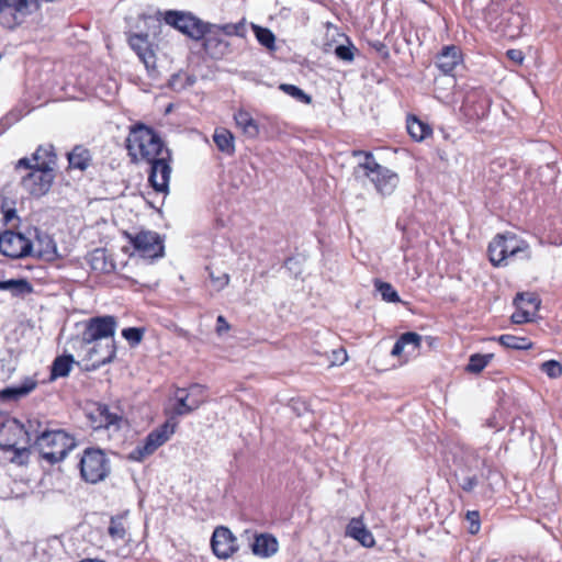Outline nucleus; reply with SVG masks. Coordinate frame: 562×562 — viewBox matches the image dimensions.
Here are the masks:
<instances>
[{
    "label": "nucleus",
    "mask_w": 562,
    "mask_h": 562,
    "mask_svg": "<svg viewBox=\"0 0 562 562\" xmlns=\"http://www.w3.org/2000/svg\"><path fill=\"white\" fill-rule=\"evenodd\" d=\"M117 322L112 315L95 316L83 323V330L70 341L71 347L82 353V359L98 369L115 357L114 335Z\"/></svg>",
    "instance_id": "f257e3e1"
},
{
    "label": "nucleus",
    "mask_w": 562,
    "mask_h": 562,
    "mask_svg": "<svg viewBox=\"0 0 562 562\" xmlns=\"http://www.w3.org/2000/svg\"><path fill=\"white\" fill-rule=\"evenodd\" d=\"M126 147L134 162L146 161L149 164L160 156L170 157V150L165 147L159 135L144 124L131 128Z\"/></svg>",
    "instance_id": "f03ea898"
},
{
    "label": "nucleus",
    "mask_w": 562,
    "mask_h": 562,
    "mask_svg": "<svg viewBox=\"0 0 562 562\" xmlns=\"http://www.w3.org/2000/svg\"><path fill=\"white\" fill-rule=\"evenodd\" d=\"M352 156L359 158L355 167L356 177H367L374 184L375 190L382 195H391L398 186V175L376 162L370 151L353 150Z\"/></svg>",
    "instance_id": "7ed1b4c3"
},
{
    "label": "nucleus",
    "mask_w": 562,
    "mask_h": 562,
    "mask_svg": "<svg viewBox=\"0 0 562 562\" xmlns=\"http://www.w3.org/2000/svg\"><path fill=\"white\" fill-rule=\"evenodd\" d=\"M35 448L50 464L63 461L77 446L76 439L63 429L45 430L35 438Z\"/></svg>",
    "instance_id": "20e7f679"
},
{
    "label": "nucleus",
    "mask_w": 562,
    "mask_h": 562,
    "mask_svg": "<svg viewBox=\"0 0 562 562\" xmlns=\"http://www.w3.org/2000/svg\"><path fill=\"white\" fill-rule=\"evenodd\" d=\"M16 168L29 170L21 179V186L27 193L40 198L49 191L55 178L54 170L33 165L30 158H21L16 164Z\"/></svg>",
    "instance_id": "39448f33"
},
{
    "label": "nucleus",
    "mask_w": 562,
    "mask_h": 562,
    "mask_svg": "<svg viewBox=\"0 0 562 562\" xmlns=\"http://www.w3.org/2000/svg\"><path fill=\"white\" fill-rule=\"evenodd\" d=\"M79 467L82 480L91 484L105 480L111 471L109 458L97 448H87L83 451Z\"/></svg>",
    "instance_id": "423d86ee"
},
{
    "label": "nucleus",
    "mask_w": 562,
    "mask_h": 562,
    "mask_svg": "<svg viewBox=\"0 0 562 562\" xmlns=\"http://www.w3.org/2000/svg\"><path fill=\"white\" fill-rule=\"evenodd\" d=\"M133 246V255L144 259H156L164 256V240L160 235L151 231H140L136 234L125 233Z\"/></svg>",
    "instance_id": "0eeeda50"
},
{
    "label": "nucleus",
    "mask_w": 562,
    "mask_h": 562,
    "mask_svg": "<svg viewBox=\"0 0 562 562\" xmlns=\"http://www.w3.org/2000/svg\"><path fill=\"white\" fill-rule=\"evenodd\" d=\"M177 424L167 420L158 428L147 435L143 443L137 445L131 452L128 458L133 461L140 462L153 454L159 447L167 442L173 435Z\"/></svg>",
    "instance_id": "6e6552de"
},
{
    "label": "nucleus",
    "mask_w": 562,
    "mask_h": 562,
    "mask_svg": "<svg viewBox=\"0 0 562 562\" xmlns=\"http://www.w3.org/2000/svg\"><path fill=\"white\" fill-rule=\"evenodd\" d=\"M30 434L24 426L16 419H8L0 427V448L2 450H12L21 454L27 450L31 442Z\"/></svg>",
    "instance_id": "1a4fd4ad"
},
{
    "label": "nucleus",
    "mask_w": 562,
    "mask_h": 562,
    "mask_svg": "<svg viewBox=\"0 0 562 562\" xmlns=\"http://www.w3.org/2000/svg\"><path fill=\"white\" fill-rule=\"evenodd\" d=\"M460 473H457L459 477V485L465 493H471L479 485V479L475 474H471L473 469L487 468L485 459H481L477 452L472 448L462 449Z\"/></svg>",
    "instance_id": "9d476101"
},
{
    "label": "nucleus",
    "mask_w": 562,
    "mask_h": 562,
    "mask_svg": "<svg viewBox=\"0 0 562 562\" xmlns=\"http://www.w3.org/2000/svg\"><path fill=\"white\" fill-rule=\"evenodd\" d=\"M177 404L173 407L175 415H187L200 407L205 401V389L201 384H192L188 389H178L175 392Z\"/></svg>",
    "instance_id": "9b49d317"
},
{
    "label": "nucleus",
    "mask_w": 562,
    "mask_h": 562,
    "mask_svg": "<svg viewBox=\"0 0 562 562\" xmlns=\"http://www.w3.org/2000/svg\"><path fill=\"white\" fill-rule=\"evenodd\" d=\"M165 21L183 34L194 40H200L205 33V25L201 20L191 13L168 11L165 14Z\"/></svg>",
    "instance_id": "f8f14e48"
},
{
    "label": "nucleus",
    "mask_w": 562,
    "mask_h": 562,
    "mask_svg": "<svg viewBox=\"0 0 562 562\" xmlns=\"http://www.w3.org/2000/svg\"><path fill=\"white\" fill-rule=\"evenodd\" d=\"M33 241L20 233L5 231L0 235V252L10 258H23L33 255Z\"/></svg>",
    "instance_id": "ddd939ff"
},
{
    "label": "nucleus",
    "mask_w": 562,
    "mask_h": 562,
    "mask_svg": "<svg viewBox=\"0 0 562 562\" xmlns=\"http://www.w3.org/2000/svg\"><path fill=\"white\" fill-rule=\"evenodd\" d=\"M170 160L171 156H160V158L148 164L150 166L148 182L156 192L166 194L169 191V181L171 176Z\"/></svg>",
    "instance_id": "4468645a"
},
{
    "label": "nucleus",
    "mask_w": 562,
    "mask_h": 562,
    "mask_svg": "<svg viewBox=\"0 0 562 562\" xmlns=\"http://www.w3.org/2000/svg\"><path fill=\"white\" fill-rule=\"evenodd\" d=\"M490 100L481 90H472L464 97L460 111L470 120H480L487 113Z\"/></svg>",
    "instance_id": "2eb2a0df"
},
{
    "label": "nucleus",
    "mask_w": 562,
    "mask_h": 562,
    "mask_svg": "<svg viewBox=\"0 0 562 562\" xmlns=\"http://www.w3.org/2000/svg\"><path fill=\"white\" fill-rule=\"evenodd\" d=\"M211 546L220 559L229 558L237 550V539L226 527H217L212 536Z\"/></svg>",
    "instance_id": "dca6fc26"
},
{
    "label": "nucleus",
    "mask_w": 562,
    "mask_h": 562,
    "mask_svg": "<svg viewBox=\"0 0 562 562\" xmlns=\"http://www.w3.org/2000/svg\"><path fill=\"white\" fill-rule=\"evenodd\" d=\"M90 418L95 429L113 428L114 430H117L121 428L123 423V416L117 412H112L110 407L104 404L98 405L90 414Z\"/></svg>",
    "instance_id": "f3484780"
},
{
    "label": "nucleus",
    "mask_w": 562,
    "mask_h": 562,
    "mask_svg": "<svg viewBox=\"0 0 562 562\" xmlns=\"http://www.w3.org/2000/svg\"><path fill=\"white\" fill-rule=\"evenodd\" d=\"M202 38H204V49L211 57L221 58L227 53L228 44L220 35V29L217 26L205 25V33Z\"/></svg>",
    "instance_id": "a211bd4d"
},
{
    "label": "nucleus",
    "mask_w": 562,
    "mask_h": 562,
    "mask_svg": "<svg viewBox=\"0 0 562 562\" xmlns=\"http://www.w3.org/2000/svg\"><path fill=\"white\" fill-rule=\"evenodd\" d=\"M37 386V381L34 378L27 376L19 384L7 386L0 391V400L3 403H14L27 396Z\"/></svg>",
    "instance_id": "6ab92c4d"
},
{
    "label": "nucleus",
    "mask_w": 562,
    "mask_h": 562,
    "mask_svg": "<svg viewBox=\"0 0 562 562\" xmlns=\"http://www.w3.org/2000/svg\"><path fill=\"white\" fill-rule=\"evenodd\" d=\"M345 536L358 541L366 548H371L375 543L372 532L368 529L360 517L350 519L346 526Z\"/></svg>",
    "instance_id": "aec40b11"
},
{
    "label": "nucleus",
    "mask_w": 562,
    "mask_h": 562,
    "mask_svg": "<svg viewBox=\"0 0 562 562\" xmlns=\"http://www.w3.org/2000/svg\"><path fill=\"white\" fill-rule=\"evenodd\" d=\"M130 45L136 52L139 59L144 63L147 70L156 68L155 55L149 48L148 36L143 34H133L130 36Z\"/></svg>",
    "instance_id": "412c9836"
},
{
    "label": "nucleus",
    "mask_w": 562,
    "mask_h": 562,
    "mask_svg": "<svg viewBox=\"0 0 562 562\" xmlns=\"http://www.w3.org/2000/svg\"><path fill=\"white\" fill-rule=\"evenodd\" d=\"M503 255L505 256V265H507L508 259H527L530 257L529 245L515 234L507 233Z\"/></svg>",
    "instance_id": "4be33fe9"
},
{
    "label": "nucleus",
    "mask_w": 562,
    "mask_h": 562,
    "mask_svg": "<svg viewBox=\"0 0 562 562\" xmlns=\"http://www.w3.org/2000/svg\"><path fill=\"white\" fill-rule=\"evenodd\" d=\"M462 54L459 47L451 45L442 48L437 56L439 70H453L462 64Z\"/></svg>",
    "instance_id": "5701e85b"
},
{
    "label": "nucleus",
    "mask_w": 562,
    "mask_h": 562,
    "mask_svg": "<svg viewBox=\"0 0 562 562\" xmlns=\"http://www.w3.org/2000/svg\"><path fill=\"white\" fill-rule=\"evenodd\" d=\"M34 237L35 243H33V254H35L38 257L47 258H53L54 256H56V244L48 234L43 233L37 228H34Z\"/></svg>",
    "instance_id": "b1692460"
},
{
    "label": "nucleus",
    "mask_w": 562,
    "mask_h": 562,
    "mask_svg": "<svg viewBox=\"0 0 562 562\" xmlns=\"http://www.w3.org/2000/svg\"><path fill=\"white\" fill-rule=\"evenodd\" d=\"M251 551L255 555L268 558L278 551L277 539L267 533L259 535L251 543Z\"/></svg>",
    "instance_id": "393cba45"
},
{
    "label": "nucleus",
    "mask_w": 562,
    "mask_h": 562,
    "mask_svg": "<svg viewBox=\"0 0 562 562\" xmlns=\"http://www.w3.org/2000/svg\"><path fill=\"white\" fill-rule=\"evenodd\" d=\"M31 164L54 170L57 155L52 144L40 145L32 155Z\"/></svg>",
    "instance_id": "a878e982"
},
{
    "label": "nucleus",
    "mask_w": 562,
    "mask_h": 562,
    "mask_svg": "<svg viewBox=\"0 0 562 562\" xmlns=\"http://www.w3.org/2000/svg\"><path fill=\"white\" fill-rule=\"evenodd\" d=\"M89 263L92 270L101 273H111L115 268L103 249L93 250L89 256Z\"/></svg>",
    "instance_id": "bb28decb"
},
{
    "label": "nucleus",
    "mask_w": 562,
    "mask_h": 562,
    "mask_svg": "<svg viewBox=\"0 0 562 562\" xmlns=\"http://www.w3.org/2000/svg\"><path fill=\"white\" fill-rule=\"evenodd\" d=\"M0 291H9L13 296H24L33 292L31 283L25 279L0 281Z\"/></svg>",
    "instance_id": "cd10ccee"
},
{
    "label": "nucleus",
    "mask_w": 562,
    "mask_h": 562,
    "mask_svg": "<svg viewBox=\"0 0 562 562\" xmlns=\"http://www.w3.org/2000/svg\"><path fill=\"white\" fill-rule=\"evenodd\" d=\"M67 156L69 167L79 170H86L91 161L90 151L82 146H76Z\"/></svg>",
    "instance_id": "c85d7f7f"
},
{
    "label": "nucleus",
    "mask_w": 562,
    "mask_h": 562,
    "mask_svg": "<svg viewBox=\"0 0 562 562\" xmlns=\"http://www.w3.org/2000/svg\"><path fill=\"white\" fill-rule=\"evenodd\" d=\"M506 234L496 235L488 245L490 261L493 266L499 267L505 265L504 244Z\"/></svg>",
    "instance_id": "c756f323"
},
{
    "label": "nucleus",
    "mask_w": 562,
    "mask_h": 562,
    "mask_svg": "<svg viewBox=\"0 0 562 562\" xmlns=\"http://www.w3.org/2000/svg\"><path fill=\"white\" fill-rule=\"evenodd\" d=\"M235 121L238 127H240L248 137L254 138L258 136L259 126L249 112L243 110L238 111L235 114Z\"/></svg>",
    "instance_id": "7c9ffc66"
},
{
    "label": "nucleus",
    "mask_w": 562,
    "mask_h": 562,
    "mask_svg": "<svg viewBox=\"0 0 562 562\" xmlns=\"http://www.w3.org/2000/svg\"><path fill=\"white\" fill-rule=\"evenodd\" d=\"M324 50L326 53L333 52L337 58L345 61H350L353 59L355 47L350 43L348 45H345L342 42L336 41H334V43H325Z\"/></svg>",
    "instance_id": "2f4dec72"
},
{
    "label": "nucleus",
    "mask_w": 562,
    "mask_h": 562,
    "mask_svg": "<svg viewBox=\"0 0 562 562\" xmlns=\"http://www.w3.org/2000/svg\"><path fill=\"white\" fill-rule=\"evenodd\" d=\"M72 363L74 357L70 355L57 357L52 364L50 378L55 380L57 378L67 376L71 370Z\"/></svg>",
    "instance_id": "473e14b6"
},
{
    "label": "nucleus",
    "mask_w": 562,
    "mask_h": 562,
    "mask_svg": "<svg viewBox=\"0 0 562 562\" xmlns=\"http://www.w3.org/2000/svg\"><path fill=\"white\" fill-rule=\"evenodd\" d=\"M213 140L216 144L217 148L226 154H233L235 150L234 147V136L233 134L225 128H217L213 135Z\"/></svg>",
    "instance_id": "72a5a7b5"
},
{
    "label": "nucleus",
    "mask_w": 562,
    "mask_h": 562,
    "mask_svg": "<svg viewBox=\"0 0 562 562\" xmlns=\"http://www.w3.org/2000/svg\"><path fill=\"white\" fill-rule=\"evenodd\" d=\"M498 341L502 346L514 350H527L531 348V341L526 337H518L509 334H505L498 337Z\"/></svg>",
    "instance_id": "f704fd0d"
},
{
    "label": "nucleus",
    "mask_w": 562,
    "mask_h": 562,
    "mask_svg": "<svg viewBox=\"0 0 562 562\" xmlns=\"http://www.w3.org/2000/svg\"><path fill=\"white\" fill-rule=\"evenodd\" d=\"M525 294H517L514 299V304L517 307L516 312L512 315V321L514 324H524L531 319L533 313L529 308L525 307Z\"/></svg>",
    "instance_id": "c9c22d12"
},
{
    "label": "nucleus",
    "mask_w": 562,
    "mask_h": 562,
    "mask_svg": "<svg viewBox=\"0 0 562 562\" xmlns=\"http://www.w3.org/2000/svg\"><path fill=\"white\" fill-rule=\"evenodd\" d=\"M407 132L415 140H423L431 133L430 127L416 117L407 120Z\"/></svg>",
    "instance_id": "e433bc0d"
},
{
    "label": "nucleus",
    "mask_w": 562,
    "mask_h": 562,
    "mask_svg": "<svg viewBox=\"0 0 562 562\" xmlns=\"http://www.w3.org/2000/svg\"><path fill=\"white\" fill-rule=\"evenodd\" d=\"M195 82V77L192 72H173L168 81L169 87L175 91H180Z\"/></svg>",
    "instance_id": "4c0bfd02"
},
{
    "label": "nucleus",
    "mask_w": 562,
    "mask_h": 562,
    "mask_svg": "<svg viewBox=\"0 0 562 562\" xmlns=\"http://www.w3.org/2000/svg\"><path fill=\"white\" fill-rule=\"evenodd\" d=\"M108 533L112 540H123L127 533L123 516H114L110 519Z\"/></svg>",
    "instance_id": "58836bf2"
},
{
    "label": "nucleus",
    "mask_w": 562,
    "mask_h": 562,
    "mask_svg": "<svg viewBox=\"0 0 562 562\" xmlns=\"http://www.w3.org/2000/svg\"><path fill=\"white\" fill-rule=\"evenodd\" d=\"M493 353L480 355L474 353L470 357L467 371L471 373H480L493 359Z\"/></svg>",
    "instance_id": "ea45409f"
},
{
    "label": "nucleus",
    "mask_w": 562,
    "mask_h": 562,
    "mask_svg": "<svg viewBox=\"0 0 562 562\" xmlns=\"http://www.w3.org/2000/svg\"><path fill=\"white\" fill-rule=\"evenodd\" d=\"M280 89L301 103L310 104L312 102V98L294 85L282 83Z\"/></svg>",
    "instance_id": "a19ab883"
},
{
    "label": "nucleus",
    "mask_w": 562,
    "mask_h": 562,
    "mask_svg": "<svg viewBox=\"0 0 562 562\" xmlns=\"http://www.w3.org/2000/svg\"><path fill=\"white\" fill-rule=\"evenodd\" d=\"M252 27L258 42L269 49L273 48L276 41L274 34L266 27L258 25H254Z\"/></svg>",
    "instance_id": "79ce46f5"
},
{
    "label": "nucleus",
    "mask_w": 562,
    "mask_h": 562,
    "mask_svg": "<svg viewBox=\"0 0 562 562\" xmlns=\"http://www.w3.org/2000/svg\"><path fill=\"white\" fill-rule=\"evenodd\" d=\"M375 288L384 301L392 303H397L401 301L397 292L392 286V284L379 281L375 283Z\"/></svg>",
    "instance_id": "37998d69"
},
{
    "label": "nucleus",
    "mask_w": 562,
    "mask_h": 562,
    "mask_svg": "<svg viewBox=\"0 0 562 562\" xmlns=\"http://www.w3.org/2000/svg\"><path fill=\"white\" fill-rule=\"evenodd\" d=\"M145 329L142 327H127L122 330V336L134 347L142 341Z\"/></svg>",
    "instance_id": "c03bdc74"
},
{
    "label": "nucleus",
    "mask_w": 562,
    "mask_h": 562,
    "mask_svg": "<svg viewBox=\"0 0 562 562\" xmlns=\"http://www.w3.org/2000/svg\"><path fill=\"white\" fill-rule=\"evenodd\" d=\"M436 90L454 88L457 79L452 72H439L434 80Z\"/></svg>",
    "instance_id": "a18cd8bd"
},
{
    "label": "nucleus",
    "mask_w": 562,
    "mask_h": 562,
    "mask_svg": "<svg viewBox=\"0 0 562 562\" xmlns=\"http://www.w3.org/2000/svg\"><path fill=\"white\" fill-rule=\"evenodd\" d=\"M541 370L551 379H557L562 374V366L555 360H548L543 362L541 364Z\"/></svg>",
    "instance_id": "49530a36"
},
{
    "label": "nucleus",
    "mask_w": 562,
    "mask_h": 562,
    "mask_svg": "<svg viewBox=\"0 0 562 562\" xmlns=\"http://www.w3.org/2000/svg\"><path fill=\"white\" fill-rule=\"evenodd\" d=\"M401 338L402 342H405L406 347H411V350L408 351L409 353L415 352L416 350L419 349L422 342L420 335L413 331H408L401 335Z\"/></svg>",
    "instance_id": "de8ad7c7"
},
{
    "label": "nucleus",
    "mask_w": 562,
    "mask_h": 562,
    "mask_svg": "<svg viewBox=\"0 0 562 562\" xmlns=\"http://www.w3.org/2000/svg\"><path fill=\"white\" fill-rule=\"evenodd\" d=\"M467 520L469 522V532L475 535L480 530V514L476 510H469L467 513Z\"/></svg>",
    "instance_id": "09e8293b"
},
{
    "label": "nucleus",
    "mask_w": 562,
    "mask_h": 562,
    "mask_svg": "<svg viewBox=\"0 0 562 562\" xmlns=\"http://www.w3.org/2000/svg\"><path fill=\"white\" fill-rule=\"evenodd\" d=\"M220 29V35H241L244 26L241 23L239 24H226Z\"/></svg>",
    "instance_id": "8fccbe9b"
},
{
    "label": "nucleus",
    "mask_w": 562,
    "mask_h": 562,
    "mask_svg": "<svg viewBox=\"0 0 562 562\" xmlns=\"http://www.w3.org/2000/svg\"><path fill=\"white\" fill-rule=\"evenodd\" d=\"M526 295L524 305L526 308H529L532 313H535L540 305L539 299L532 293H524Z\"/></svg>",
    "instance_id": "3c124183"
},
{
    "label": "nucleus",
    "mask_w": 562,
    "mask_h": 562,
    "mask_svg": "<svg viewBox=\"0 0 562 562\" xmlns=\"http://www.w3.org/2000/svg\"><path fill=\"white\" fill-rule=\"evenodd\" d=\"M210 278L218 290L224 289L229 282V276L227 273L215 277L213 272H210Z\"/></svg>",
    "instance_id": "603ef678"
},
{
    "label": "nucleus",
    "mask_w": 562,
    "mask_h": 562,
    "mask_svg": "<svg viewBox=\"0 0 562 562\" xmlns=\"http://www.w3.org/2000/svg\"><path fill=\"white\" fill-rule=\"evenodd\" d=\"M506 54L509 60L513 63V66L522 65L524 54L520 49H509Z\"/></svg>",
    "instance_id": "864d4df0"
},
{
    "label": "nucleus",
    "mask_w": 562,
    "mask_h": 562,
    "mask_svg": "<svg viewBox=\"0 0 562 562\" xmlns=\"http://www.w3.org/2000/svg\"><path fill=\"white\" fill-rule=\"evenodd\" d=\"M406 348L405 342H402V338L400 337L396 342L394 344L391 355L393 357H401L404 352V349Z\"/></svg>",
    "instance_id": "5fc2aeb1"
},
{
    "label": "nucleus",
    "mask_w": 562,
    "mask_h": 562,
    "mask_svg": "<svg viewBox=\"0 0 562 562\" xmlns=\"http://www.w3.org/2000/svg\"><path fill=\"white\" fill-rule=\"evenodd\" d=\"M229 329V325L226 322L225 317L220 315L216 319V331L217 334H223L224 331H227Z\"/></svg>",
    "instance_id": "6e6d98bb"
},
{
    "label": "nucleus",
    "mask_w": 562,
    "mask_h": 562,
    "mask_svg": "<svg viewBox=\"0 0 562 562\" xmlns=\"http://www.w3.org/2000/svg\"><path fill=\"white\" fill-rule=\"evenodd\" d=\"M16 215V212L14 209H9L4 212V221L8 223L10 222L13 217H15Z\"/></svg>",
    "instance_id": "4d7b16f0"
},
{
    "label": "nucleus",
    "mask_w": 562,
    "mask_h": 562,
    "mask_svg": "<svg viewBox=\"0 0 562 562\" xmlns=\"http://www.w3.org/2000/svg\"><path fill=\"white\" fill-rule=\"evenodd\" d=\"M335 36H338L339 38L344 40V35H342V34H340V33H338V31H337V30H333L331 37H333V38H335ZM345 41H347V42H348V40H347V38H345Z\"/></svg>",
    "instance_id": "13d9d810"
},
{
    "label": "nucleus",
    "mask_w": 562,
    "mask_h": 562,
    "mask_svg": "<svg viewBox=\"0 0 562 562\" xmlns=\"http://www.w3.org/2000/svg\"><path fill=\"white\" fill-rule=\"evenodd\" d=\"M339 353H342V357L340 359L341 363L345 362L347 360V355L344 350H341Z\"/></svg>",
    "instance_id": "bf43d9fd"
},
{
    "label": "nucleus",
    "mask_w": 562,
    "mask_h": 562,
    "mask_svg": "<svg viewBox=\"0 0 562 562\" xmlns=\"http://www.w3.org/2000/svg\"><path fill=\"white\" fill-rule=\"evenodd\" d=\"M148 76H154V75H157L158 72H150V71H147L146 72Z\"/></svg>",
    "instance_id": "052dcab7"
}]
</instances>
